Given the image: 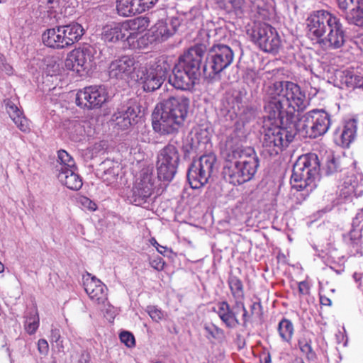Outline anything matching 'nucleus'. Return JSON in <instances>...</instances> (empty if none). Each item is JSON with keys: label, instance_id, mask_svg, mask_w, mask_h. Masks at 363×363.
Instances as JSON below:
<instances>
[{"label": "nucleus", "instance_id": "56", "mask_svg": "<svg viewBox=\"0 0 363 363\" xmlns=\"http://www.w3.org/2000/svg\"><path fill=\"white\" fill-rule=\"evenodd\" d=\"M320 303L324 306H330L331 300L325 296H320Z\"/></svg>", "mask_w": 363, "mask_h": 363}, {"label": "nucleus", "instance_id": "2", "mask_svg": "<svg viewBox=\"0 0 363 363\" xmlns=\"http://www.w3.org/2000/svg\"><path fill=\"white\" fill-rule=\"evenodd\" d=\"M189 108V99L184 96L164 100L152 113L153 130L161 135L177 133L184 125Z\"/></svg>", "mask_w": 363, "mask_h": 363}, {"label": "nucleus", "instance_id": "6", "mask_svg": "<svg viewBox=\"0 0 363 363\" xmlns=\"http://www.w3.org/2000/svg\"><path fill=\"white\" fill-rule=\"evenodd\" d=\"M330 125V116L323 110L313 109L304 114L298 121L296 128L311 138L324 135ZM295 125H293V128Z\"/></svg>", "mask_w": 363, "mask_h": 363}, {"label": "nucleus", "instance_id": "38", "mask_svg": "<svg viewBox=\"0 0 363 363\" xmlns=\"http://www.w3.org/2000/svg\"><path fill=\"white\" fill-rule=\"evenodd\" d=\"M38 327H39V317L36 312L26 318V320L25 324H24V328H25L26 331L29 335H33V334L35 333Z\"/></svg>", "mask_w": 363, "mask_h": 363}, {"label": "nucleus", "instance_id": "62", "mask_svg": "<svg viewBox=\"0 0 363 363\" xmlns=\"http://www.w3.org/2000/svg\"><path fill=\"white\" fill-rule=\"evenodd\" d=\"M296 363H304L303 361H296Z\"/></svg>", "mask_w": 363, "mask_h": 363}, {"label": "nucleus", "instance_id": "24", "mask_svg": "<svg viewBox=\"0 0 363 363\" xmlns=\"http://www.w3.org/2000/svg\"><path fill=\"white\" fill-rule=\"evenodd\" d=\"M6 109L11 120L20 130L23 133L30 132V128L28 120L23 116L22 111L13 102L8 101L6 104Z\"/></svg>", "mask_w": 363, "mask_h": 363}, {"label": "nucleus", "instance_id": "17", "mask_svg": "<svg viewBox=\"0 0 363 363\" xmlns=\"http://www.w3.org/2000/svg\"><path fill=\"white\" fill-rule=\"evenodd\" d=\"M327 35L319 42L323 46L328 49H338L345 43V31L338 18H335L328 29Z\"/></svg>", "mask_w": 363, "mask_h": 363}, {"label": "nucleus", "instance_id": "18", "mask_svg": "<svg viewBox=\"0 0 363 363\" xmlns=\"http://www.w3.org/2000/svg\"><path fill=\"white\" fill-rule=\"evenodd\" d=\"M84 286L86 293L94 303L104 305L107 301V287L95 277L88 274L84 280Z\"/></svg>", "mask_w": 363, "mask_h": 363}, {"label": "nucleus", "instance_id": "64", "mask_svg": "<svg viewBox=\"0 0 363 363\" xmlns=\"http://www.w3.org/2000/svg\"><path fill=\"white\" fill-rule=\"evenodd\" d=\"M361 43L363 45V37L361 38Z\"/></svg>", "mask_w": 363, "mask_h": 363}, {"label": "nucleus", "instance_id": "42", "mask_svg": "<svg viewBox=\"0 0 363 363\" xmlns=\"http://www.w3.org/2000/svg\"><path fill=\"white\" fill-rule=\"evenodd\" d=\"M147 312L150 318L155 322H159L164 318V312L155 306H148Z\"/></svg>", "mask_w": 363, "mask_h": 363}, {"label": "nucleus", "instance_id": "48", "mask_svg": "<svg viewBox=\"0 0 363 363\" xmlns=\"http://www.w3.org/2000/svg\"><path fill=\"white\" fill-rule=\"evenodd\" d=\"M80 202L85 208L91 211H95L97 208L96 204L87 197H82Z\"/></svg>", "mask_w": 363, "mask_h": 363}, {"label": "nucleus", "instance_id": "20", "mask_svg": "<svg viewBox=\"0 0 363 363\" xmlns=\"http://www.w3.org/2000/svg\"><path fill=\"white\" fill-rule=\"evenodd\" d=\"M101 38L105 42L116 43L119 40H127L130 43L128 32L125 22H113L103 28Z\"/></svg>", "mask_w": 363, "mask_h": 363}, {"label": "nucleus", "instance_id": "54", "mask_svg": "<svg viewBox=\"0 0 363 363\" xmlns=\"http://www.w3.org/2000/svg\"><path fill=\"white\" fill-rule=\"evenodd\" d=\"M0 69L5 72L9 75L13 73V67L7 62H6L3 66H1Z\"/></svg>", "mask_w": 363, "mask_h": 363}, {"label": "nucleus", "instance_id": "37", "mask_svg": "<svg viewBox=\"0 0 363 363\" xmlns=\"http://www.w3.org/2000/svg\"><path fill=\"white\" fill-rule=\"evenodd\" d=\"M298 347L301 351L306 354L308 360H313L315 359L316 354L311 347V340H307L305 337L301 338L298 340Z\"/></svg>", "mask_w": 363, "mask_h": 363}, {"label": "nucleus", "instance_id": "11", "mask_svg": "<svg viewBox=\"0 0 363 363\" xmlns=\"http://www.w3.org/2000/svg\"><path fill=\"white\" fill-rule=\"evenodd\" d=\"M251 40L266 52L276 53L281 47V40L277 32L265 23H255Z\"/></svg>", "mask_w": 363, "mask_h": 363}, {"label": "nucleus", "instance_id": "9", "mask_svg": "<svg viewBox=\"0 0 363 363\" xmlns=\"http://www.w3.org/2000/svg\"><path fill=\"white\" fill-rule=\"evenodd\" d=\"M213 154L204 155L194 160L187 171V179L192 189H197L208 183L216 164Z\"/></svg>", "mask_w": 363, "mask_h": 363}, {"label": "nucleus", "instance_id": "63", "mask_svg": "<svg viewBox=\"0 0 363 363\" xmlns=\"http://www.w3.org/2000/svg\"><path fill=\"white\" fill-rule=\"evenodd\" d=\"M255 162H258V158L256 157L255 158Z\"/></svg>", "mask_w": 363, "mask_h": 363}, {"label": "nucleus", "instance_id": "34", "mask_svg": "<svg viewBox=\"0 0 363 363\" xmlns=\"http://www.w3.org/2000/svg\"><path fill=\"white\" fill-rule=\"evenodd\" d=\"M345 19L350 24L363 27V1L358 8H353L345 13Z\"/></svg>", "mask_w": 363, "mask_h": 363}, {"label": "nucleus", "instance_id": "5", "mask_svg": "<svg viewBox=\"0 0 363 363\" xmlns=\"http://www.w3.org/2000/svg\"><path fill=\"white\" fill-rule=\"evenodd\" d=\"M225 162L223 169L224 179L233 185H240L250 180L248 155L238 147L227 148L223 153Z\"/></svg>", "mask_w": 363, "mask_h": 363}, {"label": "nucleus", "instance_id": "14", "mask_svg": "<svg viewBox=\"0 0 363 363\" xmlns=\"http://www.w3.org/2000/svg\"><path fill=\"white\" fill-rule=\"evenodd\" d=\"M108 99V94L104 87L90 86L77 91L76 104L82 108L92 109L101 107Z\"/></svg>", "mask_w": 363, "mask_h": 363}, {"label": "nucleus", "instance_id": "22", "mask_svg": "<svg viewBox=\"0 0 363 363\" xmlns=\"http://www.w3.org/2000/svg\"><path fill=\"white\" fill-rule=\"evenodd\" d=\"M42 40L45 46L50 48L61 50L69 48L60 25L44 31Z\"/></svg>", "mask_w": 363, "mask_h": 363}, {"label": "nucleus", "instance_id": "26", "mask_svg": "<svg viewBox=\"0 0 363 363\" xmlns=\"http://www.w3.org/2000/svg\"><path fill=\"white\" fill-rule=\"evenodd\" d=\"M77 169H69L57 174V178L60 182L68 189L77 191L82 185V179L77 172Z\"/></svg>", "mask_w": 363, "mask_h": 363}, {"label": "nucleus", "instance_id": "58", "mask_svg": "<svg viewBox=\"0 0 363 363\" xmlns=\"http://www.w3.org/2000/svg\"><path fill=\"white\" fill-rule=\"evenodd\" d=\"M6 62V57L3 54H0V67Z\"/></svg>", "mask_w": 363, "mask_h": 363}, {"label": "nucleus", "instance_id": "4", "mask_svg": "<svg viewBox=\"0 0 363 363\" xmlns=\"http://www.w3.org/2000/svg\"><path fill=\"white\" fill-rule=\"evenodd\" d=\"M320 171V162L315 154L300 156L293 167L291 177L292 188L297 191L307 189L312 191L315 186V179Z\"/></svg>", "mask_w": 363, "mask_h": 363}, {"label": "nucleus", "instance_id": "25", "mask_svg": "<svg viewBox=\"0 0 363 363\" xmlns=\"http://www.w3.org/2000/svg\"><path fill=\"white\" fill-rule=\"evenodd\" d=\"M128 32L130 40L135 39L137 35L145 31L150 24V18L147 16H139L124 21Z\"/></svg>", "mask_w": 363, "mask_h": 363}, {"label": "nucleus", "instance_id": "12", "mask_svg": "<svg viewBox=\"0 0 363 363\" xmlns=\"http://www.w3.org/2000/svg\"><path fill=\"white\" fill-rule=\"evenodd\" d=\"M155 181L152 168H143L133 187L132 203L135 206H142L147 203L153 194Z\"/></svg>", "mask_w": 363, "mask_h": 363}, {"label": "nucleus", "instance_id": "13", "mask_svg": "<svg viewBox=\"0 0 363 363\" xmlns=\"http://www.w3.org/2000/svg\"><path fill=\"white\" fill-rule=\"evenodd\" d=\"M336 16L319 10L311 13L306 21V34L312 40L320 41Z\"/></svg>", "mask_w": 363, "mask_h": 363}, {"label": "nucleus", "instance_id": "55", "mask_svg": "<svg viewBox=\"0 0 363 363\" xmlns=\"http://www.w3.org/2000/svg\"><path fill=\"white\" fill-rule=\"evenodd\" d=\"M261 363H271V357L269 353H264L260 358Z\"/></svg>", "mask_w": 363, "mask_h": 363}, {"label": "nucleus", "instance_id": "8", "mask_svg": "<svg viewBox=\"0 0 363 363\" xmlns=\"http://www.w3.org/2000/svg\"><path fill=\"white\" fill-rule=\"evenodd\" d=\"M231 48L223 44H215L208 50L203 65V72L206 78L213 79L227 68L233 60Z\"/></svg>", "mask_w": 363, "mask_h": 363}, {"label": "nucleus", "instance_id": "7", "mask_svg": "<svg viewBox=\"0 0 363 363\" xmlns=\"http://www.w3.org/2000/svg\"><path fill=\"white\" fill-rule=\"evenodd\" d=\"M171 67L164 60L141 67L137 71V81L145 91H154L163 84Z\"/></svg>", "mask_w": 363, "mask_h": 363}, {"label": "nucleus", "instance_id": "51", "mask_svg": "<svg viewBox=\"0 0 363 363\" xmlns=\"http://www.w3.org/2000/svg\"><path fill=\"white\" fill-rule=\"evenodd\" d=\"M150 242L151 243V245H152L154 247H156L157 252L162 255H163L164 252H165V250H166V247H164V246H162L160 245L156 240L155 238H152L150 240Z\"/></svg>", "mask_w": 363, "mask_h": 363}, {"label": "nucleus", "instance_id": "57", "mask_svg": "<svg viewBox=\"0 0 363 363\" xmlns=\"http://www.w3.org/2000/svg\"><path fill=\"white\" fill-rule=\"evenodd\" d=\"M353 176H351L349 177V182H350V186H351V188L350 189L349 191L350 192H355V189L357 187H358V184L357 182H353L352 183V179H353Z\"/></svg>", "mask_w": 363, "mask_h": 363}, {"label": "nucleus", "instance_id": "10", "mask_svg": "<svg viewBox=\"0 0 363 363\" xmlns=\"http://www.w3.org/2000/svg\"><path fill=\"white\" fill-rule=\"evenodd\" d=\"M180 161L177 147L168 144L162 148L157 156L156 168L158 179L170 182L174 177Z\"/></svg>", "mask_w": 363, "mask_h": 363}, {"label": "nucleus", "instance_id": "31", "mask_svg": "<svg viewBox=\"0 0 363 363\" xmlns=\"http://www.w3.org/2000/svg\"><path fill=\"white\" fill-rule=\"evenodd\" d=\"M116 10L121 16H130L141 13L137 0H117Z\"/></svg>", "mask_w": 363, "mask_h": 363}, {"label": "nucleus", "instance_id": "53", "mask_svg": "<svg viewBox=\"0 0 363 363\" xmlns=\"http://www.w3.org/2000/svg\"><path fill=\"white\" fill-rule=\"evenodd\" d=\"M262 306L259 303H254L252 306H251V313L252 314L256 313L257 315H260L262 314Z\"/></svg>", "mask_w": 363, "mask_h": 363}, {"label": "nucleus", "instance_id": "27", "mask_svg": "<svg viewBox=\"0 0 363 363\" xmlns=\"http://www.w3.org/2000/svg\"><path fill=\"white\" fill-rule=\"evenodd\" d=\"M60 26L69 47L78 42L84 34V29L82 26L77 22Z\"/></svg>", "mask_w": 363, "mask_h": 363}, {"label": "nucleus", "instance_id": "16", "mask_svg": "<svg viewBox=\"0 0 363 363\" xmlns=\"http://www.w3.org/2000/svg\"><path fill=\"white\" fill-rule=\"evenodd\" d=\"M93 56L88 48H77L69 52L65 60L67 69L77 72L84 71L90 66Z\"/></svg>", "mask_w": 363, "mask_h": 363}, {"label": "nucleus", "instance_id": "41", "mask_svg": "<svg viewBox=\"0 0 363 363\" xmlns=\"http://www.w3.org/2000/svg\"><path fill=\"white\" fill-rule=\"evenodd\" d=\"M121 341L128 347H133L135 345V340L134 335L128 331H123L119 335Z\"/></svg>", "mask_w": 363, "mask_h": 363}, {"label": "nucleus", "instance_id": "28", "mask_svg": "<svg viewBox=\"0 0 363 363\" xmlns=\"http://www.w3.org/2000/svg\"><path fill=\"white\" fill-rule=\"evenodd\" d=\"M119 165L111 160L101 162L98 169V174L108 185L114 182L118 175Z\"/></svg>", "mask_w": 363, "mask_h": 363}, {"label": "nucleus", "instance_id": "45", "mask_svg": "<svg viewBox=\"0 0 363 363\" xmlns=\"http://www.w3.org/2000/svg\"><path fill=\"white\" fill-rule=\"evenodd\" d=\"M150 264L157 271H162L164 269L165 263L161 257L156 256L150 260Z\"/></svg>", "mask_w": 363, "mask_h": 363}, {"label": "nucleus", "instance_id": "47", "mask_svg": "<svg viewBox=\"0 0 363 363\" xmlns=\"http://www.w3.org/2000/svg\"><path fill=\"white\" fill-rule=\"evenodd\" d=\"M50 340L52 342L57 343V345H60L62 348H63L62 341L61 340V335L59 329L54 328L51 330Z\"/></svg>", "mask_w": 363, "mask_h": 363}, {"label": "nucleus", "instance_id": "39", "mask_svg": "<svg viewBox=\"0 0 363 363\" xmlns=\"http://www.w3.org/2000/svg\"><path fill=\"white\" fill-rule=\"evenodd\" d=\"M339 169V163L333 155H330L327 157L323 169L327 175L332 174L337 172Z\"/></svg>", "mask_w": 363, "mask_h": 363}, {"label": "nucleus", "instance_id": "23", "mask_svg": "<svg viewBox=\"0 0 363 363\" xmlns=\"http://www.w3.org/2000/svg\"><path fill=\"white\" fill-rule=\"evenodd\" d=\"M228 283L233 297L236 300V305L238 308H240L242 311V317L244 319V324H246V317L247 315V311L244 306L242 302L244 298V291L242 281L235 276L230 275Z\"/></svg>", "mask_w": 363, "mask_h": 363}, {"label": "nucleus", "instance_id": "61", "mask_svg": "<svg viewBox=\"0 0 363 363\" xmlns=\"http://www.w3.org/2000/svg\"><path fill=\"white\" fill-rule=\"evenodd\" d=\"M6 1V0H0V4L5 3Z\"/></svg>", "mask_w": 363, "mask_h": 363}, {"label": "nucleus", "instance_id": "49", "mask_svg": "<svg viewBox=\"0 0 363 363\" xmlns=\"http://www.w3.org/2000/svg\"><path fill=\"white\" fill-rule=\"evenodd\" d=\"M49 346L46 340L40 339L38 342V350L40 354H46L48 352Z\"/></svg>", "mask_w": 363, "mask_h": 363}, {"label": "nucleus", "instance_id": "32", "mask_svg": "<svg viewBox=\"0 0 363 363\" xmlns=\"http://www.w3.org/2000/svg\"><path fill=\"white\" fill-rule=\"evenodd\" d=\"M57 162V164H56L55 168L58 173L63 172L69 169H77L73 157L64 150L58 151Z\"/></svg>", "mask_w": 363, "mask_h": 363}, {"label": "nucleus", "instance_id": "3", "mask_svg": "<svg viewBox=\"0 0 363 363\" xmlns=\"http://www.w3.org/2000/svg\"><path fill=\"white\" fill-rule=\"evenodd\" d=\"M206 47L203 44H196L191 47L179 57L173 69V75L169 82L176 89L189 90L194 87L199 79L201 65Z\"/></svg>", "mask_w": 363, "mask_h": 363}, {"label": "nucleus", "instance_id": "15", "mask_svg": "<svg viewBox=\"0 0 363 363\" xmlns=\"http://www.w3.org/2000/svg\"><path fill=\"white\" fill-rule=\"evenodd\" d=\"M139 113L140 110L138 106L130 101L113 114L112 120L116 122L118 128L125 130L137 123Z\"/></svg>", "mask_w": 363, "mask_h": 363}, {"label": "nucleus", "instance_id": "40", "mask_svg": "<svg viewBox=\"0 0 363 363\" xmlns=\"http://www.w3.org/2000/svg\"><path fill=\"white\" fill-rule=\"evenodd\" d=\"M362 2L363 0H337L339 9L345 13L353 8H358Z\"/></svg>", "mask_w": 363, "mask_h": 363}, {"label": "nucleus", "instance_id": "50", "mask_svg": "<svg viewBox=\"0 0 363 363\" xmlns=\"http://www.w3.org/2000/svg\"><path fill=\"white\" fill-rule=\"evenodd\" d=\"M298 291L302 295H307L310 291V286L307 281H303L298 283Z\"/></svg>", "mask_w": 363, "mask_h": 363}, {"label": "nucleus", "instance_id": "59", "mask_svg": "<svg viewBox=\"0 0 363 363\" xmlns=\"http://www.w3.org/2000/svg\"><path fill=\"white\" fill-rule=\"evenodd\" d=\"M238 108L240 109V105L242 104V100L238 96L235 97Z\"/></svg>", "mask_w": 363, "mask_h": 363}, {"label": "nucleus", "instance_id": "30", "mask_svg": "<svg viewBox=\"0 0 363 363\" xmlns=\"http://www.w3.org/2000/svg\"><path fill=\"white\" fill-rule=\"evenodd\" d=\"M226 326L232 328L238 324V320L235 313L230 310V306L225 301L217 304V309L214 308Z\"/></svg>", "mask_w": 363, "mask_h": 363}, {"label": "nucleus", "instance_id": "60", "mask_svg": "<svg viewBox=\"0 0 363 363\" xmlns=\"http://www.w3.org/2000/svg\"><path fill=\"white\" fill-rule=\"evenodd\" d=\"M4 265L0 262V274L4 272Z\"/></svg>", "mask_w": 363, "mask_h": 363}, {"label": "nucleus", "instance_id": "46", "mask_svg": "<svg viewBox=\"0 0 363 363\" xmlns=\"http://www.w3.org/2000/svg\"><path fill=\"white\" fill-rule=\"evenodd\" d=\"M139 6H140L141 13L152 8L158 0H137Z\"/></svg>", "mask_w": 363, "mask_h": 363}, {"label": "nucleus", "instance_id": "52", "mask_svg": "<svg viewBox=\"0 0 363 363\" xmlns=\"http://www.w3.org/2000/svg\"><path fill=\"white\" fill-rule=\"evenodd\" d=\"M90 355L89 353L85 350L82 351L78 363H89Z\"/></svg>", "mask_w": 363, "mask_h": 363}, {"label": "nucleus", "instance_id": "1", "mask_svg": "<svg viewBox=\"0 0 363 363\" xmlns=\"http://www.w3.org/2000/svg\"><path fill=\"white\" fill-rule=\"evenodd\" d=\"M264 111L272 126L264 128L263 147L269 155H277L293 140L291 128L296 113L306 107V96L296 84L276 82L266 90Z\"/></svg>", "mask_w": 363, "mask_h": 363}, {"label": "nucleus", "instance_id": "36", "mask_svg": "<svg viewBox=\"0 0 363 363\" xmlns=\"http://www.w3.org/2000/svg\"><path fill=\"white\" fill-rule=\"evenodd\" d=\"M204 330L206 333V337L210 339H216L221 340L224 338V332L213 323L206 324Z\"/></svg>", "mask_w": 363, "mask_h": 363}, {"label": "nucleus", "instance_id": "19", "mask_svg": "<svg viewBox=\"0 0 363 363\" xmlns=\"http://www.w3.org/2000/svg\"><path fill=\"white\" fill-rule=\"evenodd\" d=\"M135 61L133 58L123 56L113 61L108 68V74L111 78L118 79H127L135 69Z\"/></svg>", "mask_w": 363, "mask_h": 363}, {"label": "nucleus", "instance_id": "43", "mask_svg": "<svg viewBox=\"0 0 363 363\" xmlns=\"http://www.w3.org/2000/svg\"><path fill=\"white\" fill-rule=\"evenodd\" d=\"M219 4L225 10L230 11L240 7L241 0H220Z\"/></svg>", "mask_w": 363, "mask_h": 363}, {"label": "nucleus", "instance_id": "29", "mask_svg": "<svg viewBox=\"0 0 363 363\" xmlns=\"http://www.w3.org/2000/svg\"><path fill=\"white\" fill-rule=\"evenodd\" d=\"M357 131V121L354 119L349 120L344 125L343 130L339 136L336 135V143L344 147H349L354 140Z\"/></svg>", "mask_w": 363, "mask_h": 363}, {"label": "nucleus", "instance_id": "33", "mask_svg": "<svg viewBox=\"0 0 363 363\" xmlns=\"http://www.w3.org/2000/svg\"><path fill=\"white\" fill-rule=\"evenodd\" d=\"M277 331L283 342L287 343L291 342L294 333V327L290 320L282 318L278 324Z\"/></svg>", "mask_w": 363, "mask_h": 363}, {"label": "nucleus", "instance_id": "44", "mask_svg": "<svg viewBox=\"0 0 363 363\" xmlns=\"http://www.w3.org/2000/svg\"><path fill=\"white\" fill-rule=\"evenodd\" d=\"M347 79V83H349L351 84L353 87H363V78L359 75L356 74H347L346 76Z\"/></svg>", "mask_w": 363, "mask_h": 363}, {"label": "nucleus", "instance_id": "35", "mask_svg": "<svg viewBox=\"0 0 363 363\" xmlns=\"http://www.w3.org/2000/svg\"><path fill=\"white\" fill-rule=\"evenodd\" d=\"M46 9L50 18L57 19V15L62 13V10L65 7L64 0H45Z\"/></svg>", "mask_w": 363, "mask_h": 363}, {"label": "nucleus", "instance_id": "21", "mask_svg": "<svg viewBox=\"0 0 363 363\" xmlns=\"http://www.w3.org/2000/svg\"><path fill=\"white\" fill-rule=\"evenodd\" d=\"M179 25L178 18H172L169 23L158 21L150 30L152 40L164 41L172 36Z\"/></svg>", "mask_w": 363, "mask_h": 363}]
</instances>
